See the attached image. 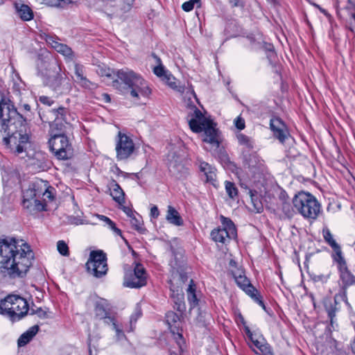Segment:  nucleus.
I'll use <instances>...</instances> for the list:
<instances>
[{"label":"nucleus","instance_id":"obj_1","mask_svg":"<svg viewBox=\"0 0 355 355\" xmlns=\"http://www.w3.org/2000/svg\"><path fill=\"white\" fill-rule=\"evenodd\" d=\"M26 119L20 114L9 97L0 96V133L3 144L16 155L26 152L28 136Z\"/></svg>","mask_w":355,"mask_h":355},{"label":"nucleus","instance_id":"obj_2","mask_svg":"<svg viewBox=\"0 0 355 355\" xmlns=\"http://www.w3.org/2000/svg\"><path fill=\"white\" fill-rule=\"evenodd\" d=\"M0 272L11 278L23 277L32 266L34 253L24 240L14 237L0 239Z\"/></svg>","mask_w":355,"mask_h":355},{"label":"nucleus","instance_id":"obj_3","mask_svg":"<svg viewBox=\"0 0 355 355\" xmlns=\"http://www.w3.org/2000/svg\"><path fill=\"white\" fill-rule=\"evenodd\" d=\"M190 129L196 133L204 132L202 141L217 149L220 146L218 130L213 121L206 117L196 106L187 114Z\"/></svg>","mask_w":355,"mask_h":355},{"label":"nucleus","instance_id":"obj_4","mask_svg":"<svg viewBox=\"0 0 355 355\" xmlns=\"http://www.w3.org/2000/svg\"><path fill=\"white\" fill-rule=\"evenodd\" d=\"M116 76L121 83L114 81L113 86L124 94L129 93L134 99H138L140 96H148L150 94L146 82L133 71L122 69L116 71Z\"/></svg>","mask_w":355,"mask_h":355},{"label":"nucleus","instance_id":"obj_5","mask_svg":"<svg viewBox=\"0 0 355 355\" xmlns=\"http://www.w3.org/2000/svg\"><path fill=\"white\" fill-rule=\"evenodd\" d=\"M67 126L61 124L59 130L51 129L49 145L51 151L58 159L66 160L73 155V148L68 137L65 135Z\"/></svg>","mask_w":355,"mask_h":355},{"label":"nucleus","instance_id":"obj_6","mask_svg":"<svg viewBox=\"0 0 355 355\" xmlns=\"http://www.w3.org/2000/svg\"><path fill=\"white\" fill-rule=\"evenodd\" d=\"M28 310L27 301L19 295H10L0 301V313L6 315L12 322L22 319Z\"/></svg>","mask_w":355,"mask_h":355},{"label":"nucleus","instance_id":"obj_7","mask_svg":"<svg viewBox=\"0 0 355 355\" xmlns=\"http://www.w3.org/2000/svg\"><path fill=\"white\" fill-rule=\"evenodd\" d=\"M293 207L304 218L316 219L321 205L316 198L310 193L300 191L293 198Z\"/></svg>","mask_w":355,"mask_h":355},{"label":"nucleus","instance_id":"obj_8","mask_svg":"<svg viewBox=\"0 0 355 355\" xmlns=\"http://www.w3.org/2000/svg\"><path fill=\"white\" fill-rule=\"evenodd\" d=\"M24 192L26 198L35 197L45 202L46 205L55 199V189L47 181L42 180H36L31 182Z\"/></svg>","mask_w":355,"mask_h":355},{"label":"nucleus","instance_id":"obj_9","mask_svg":"<svg viewBox=\"0 0 355 355\" xmlns=\"http://www.w3.org/2000/svg\"><path fill=\"white\" fill-rule=\"evenodd\" d=\"M60 69L55 63L48 64L46 71H42L43 82L44 85L49 87L57 93H63L69 89L65 87L66 78H64L60 73Z\"/></svg>","mask_w":355,"mask_h":355},{"label":"nucleus","instance_id":"obj_10","mask_svg":"<svg viewBox=\"0 0 355 355\" xmlns=\"http://www.w3.org/2000/svg\"><path fill=\"white\" fill-rule=\"evenodd\" d=\"M335 260L338 263L339 277L342 282L340 291L335 296V302L342 300L346 302L347 300V288L355 284V276L349 270L346 261L343 257L335 258Z\"/></svg>","mask_w":355,"mask_h":355},{"label":"nucleus","instance_id":"obj_11","mask_svg":"<svg viewBox=\"0 0 355 355\" xmlns=\"http://www.w3.org/2000/svg\"><path fill=\"white\" fill-rule=\"evenodd\" d=\"M87 272L96 278H101L107 272L106 254L102 250L92 251L86 263Z\"/></svg>","mask_w":355,"mask_h":355},{"label":"nucleus","instance_id":"obj_12","mask_svg":"<svg viewBox=\"0 0 355 355\" xmlns=\"http://www.w3.org/2000/svg\"><path fill=\"white\" fill-rule=\"evenodd\" d=\"M40 38L45 40L49 46L62 55L67 61H73L75 55L72 49L65 44L60 42V39L53 34L42 33Z\"/></svg>","mask_w":355,"mask_h":355},{"label":"nucleus","instance_id":"obj_13","mask_svg":"<svg viewBox=\"0 0 355 355\" xmlns=\"http://www.w3.org/2000/svg\"><path fill=\"white\" fill-rule=\"evenodd\" d=\"M135 144L127 135L119 132L116 139V153L118 160L128 159L135 150Z\"/></svg>","mask_w":355,"mask_h":355},{"label":"nucleus","instance_id":"obj_14","mask_svg":"<svg viewBox=\"0 0 355 355\" xmlns=\"http://www.w3.org/2000/svg\"><path fill=\"white\" fill-rule=\"evenodd\" d=\"M146 272L140 263H137L133 272L124 277L123 286L131 288H141L146 284Z\"/></svg>","mask_w":355,"mask_h":355},{"label":"nucleus","instance_id":"obj_15","mask_svg":"<svg viewBox=\"0 0 355 355\" xmlns=\"http://www.w3.org/2000/svg\"><path fill=\"white\" fill-rule=\"evenodd\" d=\"M52 114L55 119L53 123L51 125V129L55 128L59 130L61 124L65 125L67 128H68L71 116L67 108L59 107L57 109H53Z\"/></svg>","mask_w":355,"mask_h":355},{"label":"nucleus","instance_id":"obj_16","mask_svg":"<svg viewBox=\"0 0 355 355\" xmlns=\"http://www.w3.org/2000/svg\"><path fill=\"white\" fill-rule=\"evenodd\" d=\"M168 170L171 174L177 179H184L189 174L187 168L179 157H173L169 159Z\"/></svg>","mask_w":355,"mask_h":355},{"label":"nucleus","instance_id":"obj_17","mask_svg":"<svg viewBox=\"0 0 355 355\" xmlns=\"http://www.w3.org/2000/svg\"><path fill=\"white\" fill-rule=\"evenodd\" d=\"M22 206L29 213L46 211V202L35 197L26 198L23 191Z\"/></svg>","mask_w":355,"mask_h":355},{"label":"nucleus","instance_id":"obj_18","mask_svg":"<svg viewBox=\"0 0 355 355\" xmlns=\"http://www.w3.org/2000/svg\"><path fill=\"white\" fill-rule=\"evenodd\" d=\"M270 129L273 135L281 143H284L288 138L289 133L283 121L279 118L271 119L270 121Z\"/></svg>","mask_w":355,"mask_h":355},{"label":"nucleus","instance_id":"obj_19","mask_svg":"<svg viewBox=\"0 0 355 355\" xmlns=\"http://www.w3.org/2000/svg\"><path fill=\"white\" fill-rule=\"evenodd\" d=\"M108 187L113 200L120 205L125 203V193L119 184L115 180H112Z\"/></svg>","mask_w":355,"mask_h":355},{"label":"nucleus","instance_id":"obj_20","mask_svg":"<svg viewBox=\"0 0 355 355\" xmlns=\"http://www.w3.org/2000/svg\"><path fill=\"white\" fill-rule=\"evenodd\" d=\"M74 72L76 77V82L82 87L87 89H92L95 87V84L92 83L84 76V69L82 65L76 64L74 66Z\"/></svg>","mask_w":355,"mask_h":355},{"label":"nucleus","instance_id":"obj_21","mask_svg":"<svg viewBox=\"0 0 355 355\" xmlns=\"http://www.w3.org/2000/svg\"><path fill=\"white\" fill-rule=\"evenodd\" d=\"M199 168L206 176L207 182L214 184L216 178V168L204 161H199Z\"/></svg>","mask_w":355,"mask_h":355},{"label":"nucleus","instance_id":"obj_22","mask_svg":"<svg viewBox=\"0 0 355 355\" xmlns=\"http://www.w3.org/2000/svg\"><path fill=\"white\" fill-rule=\"evenodd\" d=\"M15 8L18 16L23 21H30L33 18V12L28 6L24 3H16Z\"/></svg>","mask_w":355,"mask_h":355},{"label":"nucleus","instance_id":"obj_23","mask_svg":"<svg viewBox=\"0 0 355 355\" xmlns=\"http://www.w3.org/2000/svg\"><path fill=\"white\" fill-rule=\"evenodd\" d=\"M323 237L326 243H327L332 249L335 251L336 258L342 257V251L340 245L336 242L333 238V235L328 228H324L322 230Z\"/></svg>","mask_w":355,"mask_h":355},{"label":"nucleus","instance_id":"obj_24","mask_svg":"<svg viewBox=\"0 0 355 355\" xmlns=\"http://www.w3.org/2000/svg\"><path fill=\"white\" fill-rule=\"evenodd\" d=\"M40 328L38 325H34L30 327L26 331L22 334L17 340L19 347H23L28 344L32 338L37 334Z\"/></svg>","mask_w":355,"mask_h":355},{"label":"nucleus","instance_id":"obj_25","mask_svg":"<svg viewBox=\"0 0 355 355\" xmlns=\"http://www.w3.org/2000/svg\"><path fill=\"white\" fill-rule=\"evenodd\" d=\"M167 221L175 226H181L183 225V220L178 211L172 206H168L167 214L166 216Z\"/></svg>","mask_w":355,"mask_h":355},{"label":"nucleus","instance_id":"obj_26","mask_svg":"<svg viewBox=\"0 0 355 355\" xmlns=\"http://www.w3.org/2000/svg\"><path fill=\"white\" fill-rule=\"evenodd\" d=\"M211 237L215 242L221 243H225L226 241L234 239V237L230 236L225 230H222L220 227L213 230L211 232Z\"/></svg>","mask_w":355,"mask_h":355},{"label":"nucleus","instance_id":"obj_27","mask_svg":"<svg viewBox=\"0 0 355 355\" xmlns=\"http://www.w3.org/2000/svg\"><path fill=\"white\" fill-rule=\"evenodd\" d=\"M94 312L96 316L100 319H103L104 322L110 317L108 315L107 310V302L103 299L96 302Z\"/></svg>","mask_w":355,"mask_h":355},{"label":"nucleus","instance_id":"obj_28","mask_svg":"<svg viewBox=\"0 0 355 355\" xmlns=\"http://www.w3.org/2000/svg\"><path fill=\"white\" fill-rule=\"evenodd\" d=\"M255 302L266 309L265 304L258 291L250 284L243 289Z\"/></svg>","mask_w":355,"mask_h":355},{"label":"nucleus","instance_id":"obj_29","mask_svg":"<svg viewBox=\"0 0 355 355\" xmlns=\"http://www.w3.org/2000/svg\"><path fill=\"white\" fill-rule=\"evenodd\" d=\"M162 80L164 81L173 89H175L180 93L184 92V86L177 84L175 78L171 73L168 72Z\"/></svg>","mask_w":355,"mask_h":355},{"label":"nucleus","instance_id":"obj_30","mask_svg":"<svg viewBox=\"0 0 355 355\" xmlns=\"http://www.w3.org/2000/svg\"><path fill=\"white\" fill-rule=\"evenodd\" d=\"M220 222L223 225L222 230H225L230 234V236L236 238V230L234 223L228 218L223 216H220Z\"/></svg>","mask_w":355,"mask_h":355},{"label":"nucleus","instance_id":"obj_31","mask_svg":"<svg viewBox=\"0 0 355 355\" xmlns=\"http://www.w3.org/2000/svg\"><path fill=\"white\" fill-rule=\"evenodd\" d=\"M46 3L51 7L67 8L69 5L75 3L78 0H44Z\"/></svg>","mask_w":355,"mask_h":355},{"label":"nucleus","instance_id":"obj_32","mask_svg":"<svg viewBox=\"0 0 355 355\" xmlns=\"http://www.w3.org/2000/svg\"><path fill=\"white\" fill-rule=\"evenodd\" d=\"M245 333L248 335V338L250 339V340L252 343V345L254 347L259 349L261 352H265L266 351L267 347L266 345L263 343V341L259 340L258 339H255L253 337V334L250 330L249 327H245Z\"/></svg>","mask_w":355,"mask_h":355},{"label":"nucleus","instance_id":"obj_33","mask_svg":"<svg viewBox=\"0 0 355 355\" xmlns=\"http://www.w3.org/2000/svg\"><path fill=\"white\" fill-rule=\"evenodd\" d=\"M193 280L191 279L190 284L187 288V298L191 307H194L198 304V299L195 293L194 285H193Z\"/></svg>","mask_w":355,"mask_h":355},{"label":"nucleus","instance_id":"obj_34","mask_svg":"<svg viewBox=\"0 0 355 355\" xmlns=\"http://www.w3.org/2000/svg\"><path fill=\"white\" fill-rule=\"evenodd\" d=\"M225 186L226 193L230 198L234 199L238 196V189L234 183L230 181H225Z\"/></svg>","mask_w":355,"mask_h":355},{"label":"nucleus","instance_id":"obj_35","mask_svg":"<svg viewBox=\"0 0 355 355\" xmlns=\"http://www.w3.org/2000/svg\"><path fill=\"white\" fill-rule=\"evenodd\" d=\"M157 62L159 64L154 67L153 72L159 78H160L162 80L164 78L165 76L168 73V71L166 70L164 67L161 63L160 58L156 57Z\"/></svg>","mask_w":355,"mask_h":355},{"label":"nucleus","instance_id":"obj_36","mask_svg":"<svg viewBox=\"0 0 355 355\" xmlns=\"http://www.w3.org/2000/svg\"><path fill=\"white\" fill-rule=\"evenodd\" d=\"M141 315H142L141 309L139 306H137L135 308L134 313L130 316V329L129 330L130 331H133V329H134L133 324L134 325L135 324L137 320L141 316Z\"/></svg>","mask_w":355,"mask_h":355},{"label":"nucleus","instance_id":"obj_37","mask_svg":"<svg viewBox=\"0 0 355 355\" xmlns=\"http://www.w3.org/2000/svg\"><path fill=\"white\" fill-rule=\"evenodd\" d=\"M234 279L237 285L242 289L250 284V281L245 275L239 274V275H234Z\"/></svg>","mask_w":355,"mask_h":355},{"label":"nucleus","instance_id":"obj_38","mask_svg":"<svg viewBox=\"0 0 355 355\" xmlns=\"http://www.w3.org/2000/svg\"><path fill=\"white\" fill-rule=\"evenodd\" d=\"M135 2V0H120L119 7L123 13L129 12Z\"/></svg>","mask_w":355,"mask_h":355},{"label":"nucleus","instance_id":"obj_39","mask_svg":"<svg viewBox=\"0 0 355 355\" xmlns=\"http://www.w3.org/2000/svg\"><path fill=\"white\" fill-rule=\"evenodd\" d=\"M237 139H238L239 144L245 146L249 148L252 147V142L251 141V139L249 137H248L242 133H240V134L237 135Z\"/></svg>","mask_w":355,"mask_h":355},{"label":"nucleus","instance_id":"obj_40","mask_svg":"<svg viewBox=\"0 0 355 355\" xmlns=\"http://www.w3.org/2000/svg\"><path fill=\"white\" fill-rule=\"evenodd\" d=\"M57 249L59 253L62 256H69V247L64 241H59L57 243Z\"/></svg>","mask_w":355,"mask_h":355},{"label":"nucleus","instance_id":"obj_41","mask_svg":"<svg viewBox=\"0 0 355 355\" xmlns=\"http://www.w3.org/2000/svg\"><path fill=\"white\" fill-rule=\"evenodd\" d=\"M282 209L286 217L291 218L293 216L294 210L290 203L284 202L282 205Z\"/></svg>","mask_w":355,"mask_h":355},{"label":"nucleus","instance_id":"obj_42","mask_svg":"<svg viewBox=\"0 0 355 355\" xmlns=\"http://www.w3.org/2000/svg\"><path fill=\"white\" fill-rule=\"evenodd\" d=\"M176 297L177 301H175V303L177 306V309L180 312H183L186 309L184 302H183L184 295L182 293H177Z\"/></svg>","mask_w":355,"mask_h":355},{"label":"nucleus","instance_id":"obj_43","mask_svg":"<svg viewBox=\"0 0 355 355\" xmlns=\"http://www.w3.org/2000/svg\"><path fill=\"white\" fill-rule=\"evenodd\" d=\"M166 320L167 323L169 325H171L172 324L177 322L180 320V318L179 315L175 313L170 311L166 314Z\"/></svg>","mask_w":355,"mask_h":355},{"label":"nucleus","instance_id":"obj_44","mask_svg":"<svg viewBox=\"0 0 355 355\" xmlns=\"http://www.w3.org/2000/svg\"><path fill=\"white\" fill-rule=\"evenodd\" d=\"M31 314H36L40 318L42 319L48 318L49 317L47 311L44 310L42 308H37L36 310L32 309L31 310Z\"/></svg>","mask_w":355,"mask_h":355},{"label":"nucleus","instance_id":"obj_45","mask_svg":"<svg viewBox=\"0 0 355 355\" xmlns=\"http://www.w3.org/2000/svg\"><path fill=\"white\" fill-rule=\"evenodd\" d=\"M107 325L111 326L112 330L116 331L117 329L120 328L121 326L118 324L116 320L114 317H110L104 322Z\"/></svg>","mask_w":355,"mask_h":355},{"label":"nucleus","instance_id":"obj_46","mask_svg":"<svg viewBox=\"0 0 355 355\" xmlns=\"http://www.w3.org/2000/svg\"><path fill=\"white\" fill-rule=\"evenodd\" d=\"M199 1L200 0H189V1H186L182 4V8L186 12H189L193 9L195 3Z\"/></svg>","mask_w":355,"mask_h":355},{"label":"nucleus","instance_id":"obj_47","mask_svg":"<svg viewBox=\"0 0 355 355\" xmlns=\"http://www.w3.org/2000/svg\"><path fill=\"white\" fill-rule=\"evenodd\" d=\"M234 123L237 129L241 130H243L245 127V120L241 116H237L234 121Z\"/></svg>","mask_w":355,"mask_h":355},{"label":"nucleus","instance_id":"obj_48","mask_svg":"<svg viewBox=\"0 0 355 355\" xmlns=\"http://www.w3.org/2000/svg\"><path fill=\"white\" fill-rule=\"evenodd\" d=\"M228 2L233 8L237 7L243 8L245 6L244 0H228Z\"/></svg>","mask_w":355,"mask_h":355},{"label":"nucleus","instance_id":"obj_49","mask_svg":"<svg viewBox=\"0 0 355 355\" xmlns=\"http://www.w3.org/2000/svg\"><path fill=\"white\" fill-rule=\"evenodd\" d=\"M39 100L42 104L47 105L49 106H51L54 103L53 100L46 96H40Z\"/></svg>","mask_w":355,"mask_h":355},{"label":"nucleus","instance_id":"obj_50","mask_svg":"<svg viewBox=\"0 0 355 355\" xmlns=\"http://www.w3.org/2000/svg\"><path fill=\"white\" fill-rule=\"evenodd\" d=\"M130 223L133 227H135V230L138 231H141L143 227L135 217H132L131 218Z\"/></svg>","mask_w":355,"mask_h":355},{"label":"nucleus","instance_id":"obj_51","mask_svg":"<svg viewBox=\"0 0 355 355\" xmlns=\"http://www.w3.org/2000/svg\"><path fill=\"white\" fill-rule=\"evenodd\" d=\"M68 222L70 224L76 225L83 223L82 220L80 218H79L78 217L73 216H71L68 218Z\"/></svg>","mask_w":355,"mask_h":355},{"label":"nucleus","instance_id":"obj_52","mask_svg":"<svg viewBox=\"0 0 355 355\" xmlns=\"http://www.w3.org/2000/svg\"><path fill=\"white\" fill-rule=\"evenodd\" d=\"M116 338L117 340H121L125 338V335L121 328V327L116 329Z\"/></svg>","mask_w":355,"mask_h":355},{"label":"nucleus","instance_id":"obj_53","mask_svg":"<svg viewBox=\"0 0 355 355\" xmlns=\"http://www.w3.org/2000/svg\"><path fill=\"white\" fill-rule=\"evenodd\" d=\"M252 202L254 205V209L257 213H261L263 211V205L260 202H256L254 200L253 198H252Z\"/></svg>","mask_w":355,"mask_h":355},{"label":"nucleus","instance_id":"obj_54","mask_svg":"<svg viewBox=\"0 0 355 355\" xmlns=\"http://www.w3.org/2000/svg\"><path fill=\"white\" fill-rule=\"evenodd\" d=\"M159 215V211L158 210V208L157 206L154 205L153 207H151L150 209V216L153 217V218H157L158 216Z\"/></svg>","mask_w":355,"mask_h":355},{"label":"nucleus","instance_id":"obj_55","mask_svg":"<svg viewBox=\"0 0 355 355\" xmlns=\"http://www.w3.org/2000/svg\"><path fill=\"white\" fill-rule=\"evenodd\" d=\"M97 217L102 221L106 223L108 225H112V220H111L108 217L103 215H97Z\"/></svg>","mask_w":355,"mask_h":355},{"label":"nucleus","instance_id":"obj_56","mask_svg":"<svg viewBox=\"0 0 355 355\" xmlns=\"http://www.w3.org/2000/svg\"><path fill=\"white\" fill-rule=\"evenodd\" d=\"M313 279L315 282H325L327 280V277L323 275H316L314 277Z\"/></svg>","mask_w":355,"mask_h":355},{"label":"nucleus","instance_id":"obj_57","mask_svg":"<svg viewBox=\"0 0 355 355\" xmlns=\"http://www.w3.org/2000/svg\"><path fill=\"white\" fill-rule=\"evenodd\" d=\"M109 227L110 229H112L115 233H116L119 235L121 234V231L119 228H117L115 225V223L112 221V225H109Z\"/></svg>","mask_w":355,"mask_h":355},{"label":"nucleus","instance_id":"obj_58","mask_svg":"<svg viewBox=\"0 0 355 355\" xmlns=\"http://www.w3.org/2000/svg\"><path fill=\"white\" fill-rule=\"evenodd\" d=\"M18 105L19 107L21 106L25 111H26L28 112H31V106L28 103H22L21 101H20V103H19Z\"/></svg>","mask_w":355,"mask_h":355},{"label":"nucleus","instance_id":"obj_59","mask_svg":"<svg viewBox=\"0 0 355 355\" xmlns=\"http://www.w3.org/2000/svg\"><path fill=\"white\" fill-rule=\"evenodd\" d=\"M328 315L331 318V320H332L333 318L335 316V310L333 309H329Z\"/></svg>","mask_w":355,"mask_h":355},{"label":"nucleus","instance_id":"obj_60","mask_svg":"<svg viewBox=\"0 0 355 355\" xmlns=\"http://www.w3.org/2000/svg\"><path fill=\"white\" fill-rule=\"evenodd\" d=\"M13 89L15 91L17 92V95H19L20 94V89H19V87L18 85H17L16 83L14 84L13 85Z\"/></svg>","mask_w":355,"mask_h":355},{"label":"nucleus","instance_id":"obj_61","mask_svg":"<svg viewBox=\"0 0 355 355\" xmlns=\"http://www.w3.org/2000/svg\"><path fill=\"white\" fill-rule=\"evenodd\" d=\"M273 47L271 46L270 49H269V51H270V55H269V57L270 58H272V57H275V53L274 52V51L272 50Z\"/></svg>","mask_w":355,"mask_h":355},{"label":"nucleus","instance_id":"obj_62","mask_svg":"<svg viewBox=\"0 0 355 355\" xmlns=\"http://www.w3.org/2000/svg\"><path fill=\"white\" fill-rule=\"evenodd\" d=\"M180 278L181 279L182 282H184L185 280H187V277L184 274L180 273Z\"/></svg>","mask_w":355,"mask_h":355},{"label":"nucleus","instance_id":"obj_63","mask_svg":"<svg viewBox=\"0 0 355 355\" xmlns=\"http://www.w3.org/2000/svg\"><path fill=\"white\" fill-rule=\"evenodd\" d=\"M347 1L352 7L355 8V0H347Z\"/></svg>","mask_w":355,"mask_h":355},{"label":"nucleus","instance_id":"obj_64","mask_svg":"<svg viewBox=\"0 0 355 355\" xmlns=\"http://www.w3.org/2000/svg\"><path fill=\"white\" fill-rule=\"evenodd\" d=\"M318 9H319V10H320V11L322 13H323L324 15H328V12H327V10H324V9H323L322 8L320 7Z\"/></svg>","mask_w":355,"mask_h":355}]
</instances>
